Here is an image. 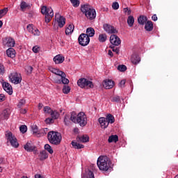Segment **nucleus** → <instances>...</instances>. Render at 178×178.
Returning a JSON list of instances; mask_svg holds the SVG:
<instances>
[{
  "label": "nucleus",
  "instance_id": "nucleus-1",
  "mask_svg": "<svg viewBox=\"0 0 178 178\" xmlns=\"http://www.w3.org/2000/svg\"><path fill=\"white\" fill-rule=\"evenodd\" d=\"M70 120L73 123H78L81 127H84L87 124V115L83 112H81L78 115L75 112H72L71 113Z\"/></svg>",
  "mask_w": 178,
  "mask_h": 178
},
{
  "label": "nucleus",
  "instance_id": "nucleus-2",
  "mask_svg": "<svg viewBox=\"0 0 178 178\" xmlns=\"http://www.w3.org/2000/svg\"><path fill=\"white\" fill-rule=\"evenodd\" d=\"M97 166L100 170L106 172L112 168V161L106 156H100L97 159Z\"/></svg>",
  "mask_w": 178,
  "mask_h": 178
},
{
  "label": "nucleus",
  "instance_id": "nucleus-3",
  "mask_svg": "<svg viewBox=\"0 0 178 178\" xmlns=\"http://www.w3.org/2000/svg\"><path fill=\"white\" fill-rule=\"evenodd\" d=\"M81 12L85 15L88 20H94L97 17V12L88 4L82 5L81 6Z\"/></svg>",
  "mask_w": 178,
  "mask_h": 178
},
{
  "label": "nucleus",
  "instance_id": "nucleus-4",
  "mask_svg": "<svg viewBox=\"0 0 178 178\" xmlns=\"http://www.w3.org/2000/svg\"><path fill=\"white\" fill-rule=\"evenodd\" d=\"M47 138L51 144L59 145L62 141V135L59 132L51 131L48 133Z\"/></svg>",
  "mask_w": 178,
  "mask_h": 178
},
{
  "label": "nucleus",
  "instance_id": "nucleus-5",
  "mask_svg": "<svg viewBox=\"0 0 178 178\" xmlns=\"http://www.w3.org/2000/svg\"><path fill=\"white\" fill-rule=\"evenodd\" d=\"M41 13L44 15V22L45 23H49L54 17V10L51 8H48L46 6H41Z\"/></svg>",
  "mask_w": 178,
  "mask_h": 178
},
{
  "label": "nucleus",
  "instance_id": "nucleus-6",
  "mask_svg": "<svg viewBox=\"0 0 178 178\" xmlns=\"http://www.w3.org/2000/svg\"><path fill=\"white\" fill-rule=\"evenodd\" d=\"M77 84L81 88H94V83L92 81L85 78L79 79L77 81Z\"/></svg>",
  "mask_w": 178,
  "mask_h": 178
},
{
  "label": "nucleus",
  "instance_id": "nucleus-7",
  "mask_svg": "<svg viewBox=\"0 0 178 178\" xmlns=\"http://www.w3.org/2000/svg\"><path fill=\"white\" fill-rule=\"evenodd\" d=\"M6 138L10 143L12 147H14V148H17L19 147L17 139L16 138V136L12 134V132H6Z\"/></svg>",
  "mask_w": 178,
  "mask_h": 178
},
{
  "label": "nucleus",
  "instance_id": "nucleus-8",
  "mask_svg": "<svg viewBox=\"0 0 178 178\" xmlns=\"http://www.w3.org/2000/svg\"><path fill=\"white\" fill-rule=\"evenodd\" d=\"M9 79L11 83L14 84H20L22 83V74L17 72H13L10 74Z\"/></svg>",
  "mask_w": 178,
  "mask_h": 178
},
{
  "label": "nucleus",
  "instance_id": "nucleus-9",
  "mask_svg": "<svg viewBox=\"0 0 178 178\" xmlns=\"http://www.w3.org/2000/svg\"><path fill=\"white\" fill-rule=\"evenodd\" d=\"M79 44L82 47H86L90 44V38L86 33H81L79 38Z\"/></svg>",
  "mask_w": 178,
  "mask_h": 178
},
{
  "label": "nucleus",
  "instance_id": "nucleus-10",
  "mask_svg": "<svg viewBox=\"0 0 178 178\" xmlns=\"http://www.w3.org/2000/svg\"><path fill=\"white\" fill-rule=\"evenodd\" d=\"M103 29L108 34H116V33H118L116 29H115V27L111 24H104L103 25Z\"/></svg>",
  "mask_w": 178,
  "mask_h": 178
},
{
  "label": "nucleus",
  "instance_id": "nucleus-11",
  "mask_svg": "<svg viewBox=\"0 0 178 178\" xmlns=\"http://www.w3.org/2000/svg\"><path fill=\"white\" fill-rule=\"evenodd\" d=\"M55 19L58 24V26L62 29L65 24H66V19L63 16H60L59 13L56 14Z\"/></svg>",
  "mask_w": 178,
  "mask_h": 178
},
{
  "label": "nucleus",
  "instance_id": "nucleus-12",
  "mask_svg": "<svg viewBox=\"0 0 178 178\" xmlns=\"http://www.w3.org/2000/svg\"><path fill=\"white\" fill-rule=\"evenodd\" d=\"M110 42L112 45L118 47V45H120V38H119L116 35H111L110 37Z\"/></svg>",
  "mask_w": 178,
  "mask_h": 178
},
{
  "label": "nucleus",
  "instance_id": "nucleus-13",
  "mask_svg": "<svg viewBox=\"0 0 178 178\" xmlns=\"http://www.w3.org/2000/svg\"><path fill=\"white\" fill-rule=\"evenodd\" d=\"M115 82L111 79H106L103 82V87L106 88V90H111V88H113V86Z\"/></svg>",
  "mask_w": 178,
  "mask_h": 178
},
{
  "label": "nucleus",
  "instance_id": "nucleus-14",
  "mask_svg": "<svg viewBox=\"0 0 178 178\" xmlns=\"http://www.w3.org/2000/svg\"><path fill=\"white\" fill-rule=\"evenodd\" d=\"M3 88L4 90H6L9 95H12L13 94V90L12 89V86L10 85L9 83L3 82Z\"/></svg>",
  "mask_w": 178,
  "mask_h": 178
},
{
  "label": "nucleus",
  "instance_id": "nucleus-15",
  "mask_svg": "<svg viewBox=\"0 0 178 178\" xmlns=\"http://www.w3.org/2000/svg\"><path fill=\"white\" fill-rule=\"evenodd\" d=\"M131 62L133 63V65H138V63H140L141 62V58L137 54H134L131 57Z\"/></svg>",
  "mask_w": 178,
  "mask_h": 178
},
{
  "label": "nucleus",
  "instance_id": "nucleus-16",
  "mask_svg": "<svg viewBox=\"0 0 178 178\" xmlns=\"http://www.w3.org/2000/svg\"><path fill=\"white\" fill-rule=\"evenodd\" d=\"M76 141L78 143H88L90 141V137L88 135L78 136L76 137Z\"/></svg>",
  "mask_w": 178,
  "mask_h": 178
},
{
  "label": "nucleus",
  "instance_id": "nucleus-17",
  "mask_svg": "<svg viewBox=\"0 0 178 178\" xmlns=\"http://www.w3.org/2000/svg\"><path fill=\"white\" fill-rule=\"evenodd\" d=\"M54 62L56 65H59V63H63L65 62V57L62 56V54H58L54 58Z\"/></svg>",
  "mask_w": 178,
  "mask_h": 178
},
{
  "label": "nucleus",
  "instance_id": "nucleus-18",
  "mask_svg": "<svg viewBox=\"0 0 178 178\" xmlns=\"http://www.w3.org/2000/svg\"><path fill=\"white\" fill-rule=\"evenodd\" d=\"M99 123L102 129H106V127H108V126H109L108 120H106V118H99Z\"/></svg>",
  "mask_w": 178,
  "mask_h": 178
},
{
  "label": "nucleus",
  "instance_id": "nucleus-19",
  "mask_svg": "<svg viewBox=\"0 0 178 178\" xmlns=\"http://www.w3.org/2000/svg\"><path fill=\"white\" fill-rule=\"evenodd\" d=\"M147 20H148V18L146 16L140 15L138 18V23L141 26H144V24H145V23L147 22Z\"/></svg>",
  "mask_w": 178,
  "mask_h": 178
},
{
  "label": "nucleus",
  "instance_id": "nucleus-20",
  "mask_svg": "<svg viewBox=\"0 0 178 178\" xmlns=\"http://www.w3.org/2000/svg\"><path fill=\"white\" fill-rule=\"evenodd\" d=\"M145 29L146 31H152V30H154V24L152 21H147L145 23Z\"/></svg>",
  "mask_w": 178,
  "mask_h": 178
},
{
  "label": "nucleus",
  "instance_id": "nucleus-21",
  "mask_svg": "<svg viewBox=\"0 0 178 178\" xmlns=\"http://www.w3.org/2000/svg\"><path fill=\"white\" fill-rule=\"evenodd\" d=\"M6 54L8 56V58H15L16 56V51H15V49L13 48H9L6 51Z\"/></svg>",
  "mask_w": 178,
  "mask_h": 178
},
{
  "label": "nucleus",
  "instance_id": "nucleus-22",
  "mask_svg": "<svg viewBox=\"0 0 178 178\" xmlns=\"http://www.w3.org/2000/svg\"><path fill=\"white\" fill-rule=\"evenodd\" d=\"M24 149L26 151H27L28 152H33V151H34V149H35V146L31 145V143H27L24 145Z\"/></svg>",
  "mask_w": 178,
  "mask_h": 178
},
{
  "label": "nucleus",
  "instance_id": "nucleus-23",
  "mask_svg": "<svg viewBox=\"0 0 178 178\" xmlns=\"http://www.w3.org/2000/svg\"><path fill=\"white\" fill-rule=\"evenodd\" d=\"M47 159H48V153H47V150L41 151L39 154L40 161H45Z\"/></svg>",
  "mask_w": 178,
  "mask_h": 178
},
{
  "label": "nucleus",
  "instance_id": "nucleus-24",
  "mask_svg": "<svg viewBox=\"0 0 178 178\" xmlns=\"http://www.w3.org/2000/svg\"><path fill=\"white\" fill-rule=\"evenodd\" d=\"M95 34V30H94V28L89 27L86 29V35H87L89 38L90 37H94Z\"/></svg>",
  "mask_w": 178,
  "mask_h": 178
},
{
  "label": "nucleus",
  "instance_id": "nucleus-25",
  "mask_svg": "<svg viewBox=\"0 0 178 178\" xmlns=\"http://www.w3.org/2000/svg\"><path fill=\"white\" fill-rule=\"evenodd\" d=\"M1 116L2 118H3V119H9V116H10V108L4 109L1 113Z\"/></svg>",
  "mask_w": 178,
  "mask_h": 178
},
{
  "label": "nucleus",
  "instance_id": "nucleus-26",
  "mask_svg": "<svg viewBox=\"0 0 178 178\" xmlns=\"http://www.w3.org/2000/svg\"><path fill=\"white\" fill-rule=\"evenodd\" d=\"M73 148H74L75 149H81V148L84 147V145L78 143L77 142L73 140L71 143Z\"/></svg>",
  "mask_w": 178,
  "mask_h": 178
},
{
  "label": "nucleus",
  "instance_id": "nucleus-27",
  "mask_svg": "<svg viewBox=\"0 0 178 178\" xmlns=\"http://www.w3.org/2000/svg\"><path fill=\"white\" fill-rule=\"evenodd\" d=\"M119 141V136L118 135H111L108 137V143H118Z\"/></svg>",
  "mask_w": 178,
  "mask_h": 178
},
{
  "label": "nucleus",
  "instance_id": "nucleus-28",
  "mask_svg": "<svg viewBox=\"0 0 178 178\" xmlns=\"http://www.w3.org/2000/svg\"><path fill=\"white\" fill-rule=\"evenodd\" d=\"M74 31V25L70 24L65 29L66 35H69V34H72Z\"/></svg>",
  "mask_w": 178,
  "mask_h": 178
},
{
  "label": "nucleus",
  "instance_id": "nucleus-29",
  "mask_svg": "<svg viewBox=\"0 0 178 178\" xmlns=\"http://www.w3.org/2000/svg\"><path fill=\"white\" fill-rule=\"evenodd\" d=\"M20 9L22 12H24L26 9H30V5L25 1H22L20 4Z\"/></svg>",
  "mask_w": 178,
  "mask_h": 178
},
{
  "label": "nucleus",
  "instance_id": "nucleus-30",
  "mask_svg": "<svg viewBox=\"0 0 178 178\" xmlns=\"http://www.w3.org/2000/svg\"><path fill=\"white\" fill-rule=\"evenodd\" d=\"M82 178H95L94 177V172L91 170H88L85 174L83 175Z\"/></svg>",
  "mask_w": 178,
  "mask_h": 178
},
{
  "label": "nucleus",
  "instance_id": "nucleus-31",
  "mask_svg": "<svg viewBox=\"0 0 178 178\" xmlns=\"http://www.w3.org/2000/svg\"><path fill=\"white\" fill-rule=\"evenodd\" d=\"M6 47H15V40L12 38H8L6 43Z\"/></svg>",
  "mask_w": 178,
  "mask_h": 178
},
{
  "label": "nucleus",
  "instance_id": "nucleus-32",
  "mask_svg": "<svg viewBox=\"0 0 178 178\" xmlns=\"http://www.w3.org/2000/svg\"><path fill=\"white\" fill-rule=\"evenodd\" d=\"M105 119L107 120L108 124L109 123H111V124L112 123H115V117H113V115H112L111 114H108Z\"/></svg>",
  "mask_w": 178,
  "mask_h": 178
},
{
  "label": "nucleus",
  "instance_id": "nucleus-33",
  "mask_svg": "<svg viewBox=\"0 0 178 178\" xmlns=\"http://www.w3.org/2000/svg\"><path fill=\"white\" fill-rule=\"evenodd\" d=\"M127 24L129 27H133L134 25V17L129 15L127 19Z\"/></svg>",
  "mask_w": 178,
  "mask_h": 178
},
{
  "label": "nucleus",
  "instance_id": "nucleus-34",
  "mask_svg": "<svg viewBox=\"0 0 178 178\" xmlns=\"http://www.w3.org/2000/svg\"><path fill=\"white\" fill-rule=\"evenodd\" d=\"M106 38H107L106 34L102 33L99 35L98 40L99 42H105V41H106Z\"/></svg>",
  "mask_w": 178,
  "mask_h": 178
},
{
  "label": "nucleus",
  "instance_id": "nucleus-35",
  "mask_svg": "<svg viewBox=\"0 0 178 178\" xmlns=\"http://www.w3.org/2000/svg\"><path fill=\"white\" fill-rule=\"evenodd\" d=\"M61 77V81L63 84H69L70 81L69 79L66 78V74L65 72L62 74Z\"/></svg>",
  "mask_w": 178,
  "mask_h": 178
},
{
  "label": "nucleus",
  "instance_id": "nucleus-36",
  "mask_svg": "<svg viewBox=\"0 0 178 178\" xmlns=\"http://www.w3.org/2000/svg\"><path fill=\"white\" fill-rule=\"evenodd\" d=\"M51 72L54 73V74H56V76H61L65 73L63 71L56 70L55 68L52 69Z\"/></svg>",
  "mask_w": 178,
  "mask_h": 178
},
{
  "label": "nucleus",
  "instance_id": "nucleus-37",
  "mask_svg": "<svg viewBox=\"0 0 178 178\" xmlns=\"http://www.w3.org/2000/svg\"><path fill=\"white\" fill-rule=\"evenodd\" d=\"M51 116L52 119H58V118H59L60 115L58 111H52L51 113Z\"/></svg>",
  "mask_w": 178,
  "mask_h": 178
},
{
  "label": "nucleus",
  "instance_id": "nucleus-38",
  "mask_svg": "<svg viewBox=\"0 0 178 178\" xmlns=\"http://www.w3.org/2000/svg\"><path fill=\"white\" fill-rule=\"evenodd\" d=\"M8 8H4L3 9L0 10V19H2V17H3V16L8 13Z\"/></svg>",
  "mask_w": 178,
  "mask_h": 178
},
{
  "label": "nucleus",
  "instance_id": "nucleus-39",
  "mask_svg": "<svg viewBox=\"0 0 178 178\" xmlns=\"http://www.w3.org/2000/svg\"><path fill=\"white\" fill-rule=\"evenodd\" d=\"M70 2L74 8H79L80 6V1L79 0H70Z\"/></svg>",
  "mask_w": 178,
  "mask_h": 178
},
{
  "label": "nucleus",
  "instance_id": "nucleus-40",
  "mask_svg": "<svg viewBox=\"0 0 178 178\" xmlns=\"http://www.w3.org/2000/svg\"><path fill=\"white\" fill-rule=\"evenodd\" d=\"M44 149L48 151L50 154H54V149H52V147L49 144L44 145Z\"/></svg>",
  "mask_w": 178,
  "mask_h": 178
},
{
  "label": "nucleus",
  "instance_id": "nucleus-41",
  "mask_svg": "<svg viewBox=\"0 0 178 178\" xmlns=\"http://www.w3.org/2000/svg\"><path fill=\"white\" fill-rule=\"evenodd\" d=\"M47 130H48V128L40 129L39 131V134L38 135V137H41V136H45V134H47Z\"/></svg>",
  "mask_w": 178,
  "mask_h": 178
},
{
  "label": "nucleus",
  "instance_id": "nucleus-42",
  "mask_svg": "<svg viewBox=\"0 0 178 178\" xmlns=\"http://www.w3.org/2000/svg\"><path fill=\"white\" fill-rule=\"evenodd\" d=\"M63 92L64 94H69L70 92V88L69 86L65 85L63 88Z\"/></svg>",
  "mask_w": 178,
  "mask_h": 178
},
{
  "label": "nucleus",
  "instance_id": "nucleus-43",
  "mask_svg": "<svg viewBox=\"0 0 178 178\" xmlns=\"http://www.w3.org/2000/svg\"><path fill=\"white\" fill-rule=\"evenodd\" d=\"M32 130H33V134H35L37 137H38V134L40 133V131L38 130V127L35 125H33L32 127Z\"/></svg>",
  "mask_w": 178,
  "mask_h": 178
},
{
  "label": "nucleus",
  "instance_id": "nucleus-44",
  "mask_svg": "<svg viewBox=\"0 0 178 178\" xmlns=\"http://www.w3.org/2000/svg\"><path fill=\"white\" fill-rule=\"evenodd\" d=\"M118 70H119V72H126V70H127V67L124 65H118Z\"/></svg>",
  "mask_w": 178,
  "mask_h": 178
},
{
  "label": "nucleus",
  "instance_id": "nucleus-45",
  "mask_svg": "<svg viewBox=\"0 0 178 178\" xmlns=\"http://www.w3.org/2000/svg\"><path fill=\"white\" fill-rule=\"evenodd\" d=\"M24 105H26V100L22 99L19 100L17 106L18 108H22V106H24Z\"/></svg>",
  "mask_w": 178,
  "mask_h": 178
},
{
  "label": "nucleus",
  "instance_id": "nucleus-46",
  "mask_svg": "<svg viewBox=\"0 0 178 178\" xmlns=\"http://www.w3.org/2000/svg\"><path fill=\"white\" fill-rule=\"evenodd\" d=\"M43 111H44V113H50L51 114L52 112V109L49 106L44 107Z\"/></svg>",
  "mask_w": 178,
  "mask_h": 178
},
{
  "label": "nucleus",
  "instance_id": "nucleus-47",
  "mask_svg": "<svg viewBox=\"0 0 178 178\" xmlns=\"http://www.w3.org/2000/svg\"><path fill=\"white\" fill-rule=\"evenodd\" d=\"M19 130L21 131V133H26V131H27V126L26 125H22L20 127H19Z\"/></svg>",
  "mask_w": 178,
  "mask_h": 178
},
{
  "label": "nucleus",
  "instance_id": "nucleus-48",
  "mask_svg": "<svg viewBox=\"0 0 178 178\" xmlns=\"http://www.w3.org/2000/svg\"><path fill=\"white\" fill-rule=\"evenodd\" d=\"M110 48H111L113 52H115V54H117V55H119V48L118 47H115L114 46H111Z\"/></svg>",
  "mask_w": 178,
  "mask_h": 178
},
{
  "label": "nucleus",
  "instance_id": "nucleus-49",
  "mask_svg": "<svg viewBox=\"0 0 178 178\" xmlns=\"http://www.w3.org/2000/svg\"><path fill=\"white\" fill-rule=\"evenodd\" d=\"M112 102H120V97L115 96L111 99Z\"/></svg>",
  "mask_w": 178,
  "mask_h": 178
},
{
  "label": "nucleus",
  "instance_id": "nucleus-50",
  "mask_svg": "<svg viewBox=\"0 0 178 178\" xmlns=\"http://www.w3.org/2000/svg\"><path fill=\"white\" fill-rule=\"evenodd\" d=\"M112 8L113 9H114V10H118V9H119V3L118 2L113 3Z\"/></svg>",
  "mask_w": 178,
  "mask_h": 178
},
{
  "label": "nucleus",
  "instance_id": "nucleus-51",
  "mask_svg": "<svg viewBox=\"0 0 178 178\" xmlns=\"http://www.w3.org/2000/svg\"><path fill=\"white\" fill-rule=\"evenodd\" d=\"M33 35H40V31L38 29H33L31 32Z\"/></svg>",
  "mask_w": 178,
  "mask_h": 178
},
{
  "label": "nucleus",
  "instance_id": "nucleus-52",
  "mask_svg": "<svg viewBox=\"0 0 178 178\" xmlns=\"http://www.w3.org/2000/svg\"><path fill=\"white\" fill-rule=\"evenodd\" d=\"M64 122L66 126H69V124H70V121H69V116L65 115L64 118Z\"/></svg>",
  "mask_w": 178,
  "mask_h": 178
},
{
  "label": "nucleus",
  "instance_id": "nucleus-53",
  "mask_svg": "<svg viewBox=\"0 0 178 178\" xmlns=\"http://www.w3.org/2000/svg\"><path fill=\"white\" fill-rule=\"evenodd\" d=\"M32 50L35 54H38L40 52V47L38 46H34Z\"/></svg>",
  "mask_w": 178,
  "mask_h": 178
},
{
  "label": "nucleus",
  "instance_id": "nucleus-54",
  "mask_svg": "<svg viewBox=\"0 0 178 178\" xmlns=\"http://www.w3.org/2000/svg\"><path fill=\"white\" fill-rule=\"evenodd\" d=\"M3 73H5V67L0 63V74H3Z\"/></svg>",
  "mask_w": 178,
  "mask_h": 178
},
{
  "label": "nucleus",
  "instance_id": "nucleus-55",
  "mask_svg": "<svg viewBox=\"0 0 178 178\" xmlns=\"http://www.w3.org/2000/svg\"><path fill=\"white\" fill-rule=\"evenodd\" d=\"M26 29L29 33H32L33 30L34 29V28H33V26H31V24L28 25Z\"/></svg>",
  "mask_w": 178,
  "mask_h": 178
},
{
  "label": "nucleus",
  "instance_id": "nucleus-56",
  "mask_svg": "<svg viewBox=\"0 0 178 178\" xmlns=\"http://www.w3.org/2000/svg\"><path fill=\"white\" fill-rule=\"evenodd\" d=\"M45 122H46V123L47 124H51V123H52V122H54V118H47L46 120H45Z\"/></svg>",
  "mask_w": 178,
  "mask_h": 178
},
{
  "label": "nucleus",
  "instance_id": "nucleus-57",
  "mask_svg": "<svg viewBox=\"0 0 178 178\" xmlns=\"http://www.w3.org/2000/svg\"><path fill=\"white\" fill-rule=\"evenodd\" d=\"M124 84H126V80H122L120 82V87H121V88H124Z\"/></svg>",
  "mask_w": 178,
  "mask_h": 178
},
{
  "label": "nucleus",
  "instance_id": "nucleus-58",
  "mask_svg": "<svg viewBox=\"0 0 178 178\" xmlns=\"http://www.w3.org/2000/svg\"><path fill=\"white\" fill-rule=\"evenodd\" d=\"M124 12L128 15H131V10H129V8H124Z\"/></svg>",
  "mask_w": 178,
  "mask_h": 178
},
{
  "label": "nucleus",
  "instance_id": "nucleus-59",
  "mask_svg": "<svg viewBox=\"0 0 178 178\" xmlns=\"http://www.w3.org/2000/svg\"><path fill=\"white\" fill-rule=\"evenodd\" d=\"M6 98L5 97V95L0 94V102H3Z\"/></svg>",
  "mask_w": 178,
  "mask_h": 178
},
{
  "label": "nucleus",
  "instance_id": "nucleus-60",
  "mask_svg": "<svg viewBox=\"0 0 178 178\" xmlns=\"http://www.w3.org/2000/svg\"><path fill=\"white\" fill-rule=\"evenodd\" d=\"M19 112L22 115H26V113H27V110L26 108H20Z\"/></svg>",
  "mask_w": 178,
  "mask_h": 178
},
{
  "label": "nucleus",
  "instance_id": "nucleus-61",
  "mask_svg": "<svg viewBox=\"0 0 178 178\" xmlns=\"http://www.w3.org/2000/svg\"><path fill=\"white\" fill-rule=\"evenodd\" d=\"M152 20H153L154 22H156V20H158V17H156V15H154L152 17Z\"/></svg>",
  "mask_w": 178,
  "mask_h": 178
},
{
  "label": "nucleus",
  "instance_id": "nucleus-62",
  "mask_svg": "<svg viewBox=\"0 0 178 178\" xmlns=\"http://www.w3.org/2000/svg\"><path fill=\"white\" fill-rule=\"evenodd\" d=\"M27 72H28V73H31V72H33V67L29 66L27 67Z\"/></svg>",
  "mask_w": 178,
  "mask_h": 178
},
{
  "label": "nucleus",
  "instance_id": "nucleus-63",
  "mask_svg": "<svg viewBox=\"0 0 178 178\" xmlns=\"http://www.w3.org/2000/svg\"><path fill=\"white\" fill-rule=\"evenodd\" d=\"M108 55H109L111 58L113 57V52H112V50H108Z\"/></svg>",
  "mask_w": 178,
  "mask_h": 178
},
{
  "label": "nucleus",
  "instance_id": "nucleus-64",
  "mask_svg": "<svg viewBox=\"0 0 178 178\" xmlns=\"http://www.w3.org/2000/svg\"><path fill=\"white\" fill-rule=\"evenodd\" d=\"M35 178H44V177H42L40 174H36V175H35Z\"/></svg>",
  "mask_w": 178,
  "mask_h": 178
}]
</instances>
